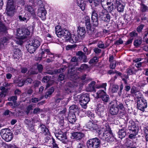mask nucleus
<instances>
[{"label": "nucleus", "mask_w": 148, "mask_h": 148, "mask_svg": "<svg viewBox=\"0 0 148 148\" xmlns=\"http://www.w3.org/2000/svg\"><path fill=\"white\" fill-rule=\"evenodd\" d=\"M128 130L129 131L128 133L130 134L129 136V138L132 139L138 134L139 127L137 126L135 123L132 121H130L128 126Z\"/></svg>", "instance_id": "obj_1"}, {"label": "nucleus", "mask_w": 148, "mask_h": 148, "mask_svg": "<svg viewBox=\"0 0 148 148\" xmlns=\"http://www.w3.org/2000/svg\"><path fill=\"white\" fill-rule=\"evenodd\" d=\"M56 33L58 37L63 38L68 41L71 36V34L69 31L64 29H62L59 25L55 27Z\"/></svg>", "instance_id": "obj_2"}, {"label": "nucleus", "mask_w": 148, "mask_h": 148, "mask_svg": "<svg viewBox=\"0 0 148 148\" xmlns=\"http://www.w3.org/2000/svg\"><path fill=\"white\" fill-rule=\"evenodd\" d=\"M16 5L14 0H8L6 9L7 16H12L16 12Z\"/></svg>", "instance_id": "obj_3"}, {"label": "nucleus", "mask_w": 148, "mask_h": 148, "mask_svg": "<svg viewBox=\"0 0 148 148\" xmlns=\"http://www.w3.org/2000/svg\"><path fill=\"white\" fill-rule=\"evenodd\" d=\"M100 138L103 140L108 142H113L115 139L110 128L108 127L103 133V134L100 135Z\"/></svg>", "instance_id": "obj_4"}, {"label": "nucleus", "mask_w": 148, "mask_h": 148, "mask_svg": "<svg viewBox=\"0 0 148 148\" xmlns=\"http://www.w3.org/2000/svg\"><path fill=\"white\" fill-rule=\"evenodd\" d=\"M0 134L3 139L6 141H10L13 137V134L9 129H4L2 130Z\"/></svg>", "instance_id": "obj_5"}, {"label": "nucleus", "mask_w": 148, "mask_h": 148, "mask_svg": "<svg viewBox=\"0 0 148 148\" xmlns=\"http://www.w3.org/2000/svg\"><path fill=\"white\" fill-rule=\"evenodd\" d=\"M106 104L101 101H99L97 103V110L98 115L101 117H103L104 115V112L106 109Z\"/></svg>", "instance_id": "obj_6"}, {"label": "nucleus", "mask_w": 148, "mask_h": 148, "mask_svg": "<svg viewBox=\"0 0 148 148\" xmlns=\"http://www.w3.org/2000/svg\"><path fill=\"white\" fill-rule=\"evenodd\" d=\"M100 144V140L97 138L90 139L87 141L88 148H97L99 147Z\"/></svg>", "instance_id": "obj_7"}, {"label": "nucleus", "mask_w": 148, "mask_h": 148, "mask_svg": "<svg viewBox=\"0 0 148 148\" xmlns=\"http://www.w3.org/2000/svg\"><path fill=\"white\" fill-rule=\"evenodd\" d=\"M100 10L98 9V8L92 9V11L91 20L92 24L95 27H97L99 25L98 15L97 12L99 13Z\"/></svg>", "instance_id": "obj_8"}, {"label": "nucleus", "mask_w": 148, "mask_h": 148, "mask_svg": "<svg viewBox=\"0 0 148 148\" xmlns=\"http://www.w3.org/2000/svg\"><path fill=\"white\" fill-rule=\"evenodd\" d=\"M89 95L87 93L82 94L79 98V102L82 106L84 108H87V104L90 101Z\"/></svg>", "instance_id": "obj_9"}, {"label": "nucleus", "mask_w": 148, "mask_h": 148, "mask_svg": "<svg viewBox=\"0 0 148 148\" xmlns=\"http://www.w3.org/2000/svg\"><path fill=\"white\" fill-rule=\"evenodd\" d=\"M138 109L141 111L144 112L147 107V102L144 98L138 100L137 102Z\"/></svg>", "instance_id": "obj_10"}, {"label": "nucleus", "mask_w": 148, "mask_h": 148, "mask_svg": "<svg viewBox=\"0 0 148 148\" xmlns=\"http://www.w3.org/2000/svg\"><path fill=\"white\" fill-rule=\"evenodd\" d=\"M99 16L102 21L107 22L110 21V15L104 8L101 11L99 12Z\"/></svg>", "instance_id": "obj_11"}, {"label": "nucleus", "mask_w": 148, "mask_h": 148, "mask_svg": "<svg viewBox=\"0 0 148 148\" xmlns=\"http://www.w3.org/2000/svg\"><path fill=\"white\" fill-rule=\"evenodd\" d=\"M55 134L56 137L58 139L62 141L63 143L65 144L67 143L68 140L65 133L60 131L58 132L55 133Z\"/></svg>", "instance_id": "obj_12"}, {"label": "nucleus", "mask_w": 148, "mask_h": 148, "mask_svg": "<svg viewBox=\"0 0 148 148\" xmlns=\"http://www.w3.org/2000/svg\"><path fill=\"white\" fill-rule=\"evenodd\" d=\"M127 126V123L125 122L124 124L121 125L122 128L120 129L118 132V137L121 139L124 138L126 135V130Z\"/></svg>", "instance_id": "obj_13"}, {"label": "nucleus", "mask_w": 148, "mask_h": 148, "mask_svg": "<svg viewBox=\"0 0 148 148\" xmlns=\"http://www.w3.org/2000/svg\"><path fill=\"white\" fill-rule=\"evenodd\" d=\"M109 111L112 115H115L118 114L119 112V109L117 106V104H112L110 107Z\"/></svg>", "instance_id": "obj_14"}, {"label": "nucleus", "mask_w": 148, "mask_h": 148, "mask_svg": "<svg viewBox=\"0 0 148 148\" xmlns=\"http://www.w3.org/2000/svg\"><path fill=\"white\" fill-rule=\"evenodd\" d=\"M115 5L116 6L117 10L119 12H122L124 11L125 4L122 0H116Z\"/></svg>", "instance_id": "obj_15"}, {"label": "nucleus", "mask_w": 148, "mask_h": 148, "mask_svg": "<svg viewBox=\"0 0 148 148\" xmlns=\"http://www.w3.org/2000/svg\"><path fill=\"white\" fill-rule=\"evenodd\" d=\"M105 0H93L95 7L98 9L101 10L102 8H104L105 5L103 3Z\"/></svg>", "instance_id": "obj_16"}, {"label": "nucleus", "mask_w": 148, "mask_h": 148, "mask_svg": "<svg viewBox=\"0 0 148 148\" xmlns=\"http://www.w3.org/2000/svg\"><path fill=\"white\" fill-rule=\"evenodd\" d=\"M106 3L107 5H109L110 6H108L107 7L108 9L110 12L113 10L115 6V4L116 3V0H107L106 1Z\"/></svg>", "instance_id": "obj_17"}, {"label": "nucleus", "mask_w": 148, "mask_h": 148, "mask_svg": "<svg viewBox=\"0 0 148 148\" xmlns=\"http://www.w3.org/2000/svg\"><path fill=\"white\" fill-rule=\"evenodd\" d=\"M83 39L80 36H79L78 35H75L73 34L71 37L70 36L68 41L70 42L73 43H76L77 42L80 41Z\"/></svg>", "instance_id": "obj_18"}, {"label": "nucleus", "mask_w": 148, "mask_h": 148, "mask_svg": "<svg viewBox=\"0 0 148 148\" xmlns=\"http://www.w3.org/2000/svg\"><path fill=\"white\" fill-rule=\"evenodd\" d=\"M84 135L83 133L80 132H74L72 133L73 139L77 140H80L84 136Z\"/></svg>", "instance_id": "obj_19"}, {"label": "nucleus", "mask_w": 148, "mask_h": 148, "mask_svg": "<svg viewBox=\"0 0 148 148\" xmlns=\"http://www.w3.org/2000/svg\"><path fill=\"white\" fill-rule=\"evenodd\" d=\"M16 35L19 39H23L25 38V32H24V29H17Z\"/></svg>", "instance_id": "obj_20"}, {"label": "nucleus", "mask_w": 148, "mask_h": 148, "mask_svg": "<svg viewBox=\"0 0 148 148\" xmlns=\"http://www.w3.org/2000/svg\"><path fill=\"white\" fill-rule=\"evenodd\" d=\"M29 42L31 43L32 45L34 46L37 48L40 46V39L38 37H37L34 39H30Z\"/></svg>", "instance_id": "obj_21"}, {"label": "nucleus", "mask_w": 148, "mask_h": 148, "mask_svg": "<svg viewBox=\"0 0 148 148\" xmlns=\"http://www.w3.org/2000/svg\"><path fill=\"white\" fill-rule=\"evenodd\" d=\"M46 11L44 8H42L40 10H39L37 13L38 15L43 20L46 19Z\"/></svg>", "instance_id": "obj_22"}, {"label": "nucleus", "mask_w": 148, "mask_h": 148, "mask_svg": "<svg viewBox=\"0 0 148 148\" xmlns=\"http://www.w3.org/2000/svg\"><path fill=\"white\" fill-rule=\"evenodd\" d=\"M86 54L81 51H78L76 54V55L79 56V59L82 60L84 62H86L87 61V56Z\"/></svg>", "instance_id": "obj_23"}, {"label": "nucleus", "mask_w": 148, "mask_h": 148, "mask_svg": "<svg viewBox=\"0 0 148 148\" xmlns=\"http://www.w3.org/2000/svg\"><path fill=\"white\" fill-rule=\"evenodd\" d=\"M42 81V82L47 83L46 85V88H47L50 86L53 83V81L51 80L50 77L48 76L44 77Z\"/></svg>", "instance_id": "obj_24"}, {"label": "nucleus", "mask_w": 148, "mask_h": 148, "mask_svg": "<svg viewBox=\"0 0 148 148\" xmlns=\"http://www.w3.org/2000/svg\"><path fill=\"white\" fill-rule=\"evenodd\" d=\"M77 34L83 39L85 36L86 31L85 28L83 27H78L77 30Z\"/></svg>", "instance_id": "obj_25"}, {"label": "nucleus", "mask_w": 148, "mask_h": 148, "mask_svg": "<svg viewBox=\"0 0 148 148\" xmlns=\"http://www.w3.org/2000/svg\"><path fill=\"white\" fill-rule=\"evenodd\" d=\"M40 128L41 130L40 133L44 135H48L49 134V130L46 127L43 125H40Z\"/></svg>", "instance_id": "obj_26"}, {"label": "nucleus", "mask_w": 148, "mask_h": 148, "mask_svg": "<svg viewBox=\"0 0 148 148\" xmlns=\"http://www.w3.org/2000/svg\"><path fill=\"white\" fill-rule=\"evenodd\" d=\"M138 70L135 69V67L131 66L130 67L126 70L127 74L129 75H131L135 74Z\"/></svg>", "instance_id": "obj_27"}, {"label": "nucleus", "mask_w": 148, "mask_h": 148, "mask_svg": "<svg viewBox=\"0 0 148 148\" xmlns=\"http://www.w3.org/2000/svg\"><path fill=\"white\" fill-rule=\"evenodd\" d=\"M10 38L8 37H3L1 38L0 40V45L3 46L6 45L8 43Z\"/></svg>", "instance_id": "obj_28"}, {"label": "nucleus", "mask_w": 148, "mask_h": 148, "mask_svg": "<svg viewBox=\"0 0 148 148\" xmlns=\"http://www.w3.org/2000/svg\"><path fill=\"white\" fill-rule=\"evenodd\" d=\"M26 48L27 49L28 51L30 53H33L37 49L34 46L31 44V43L29 42V44L26 47Z\"/></svg>", "instance_id": "obj_29"}, {"label": "nucleus", "mask_w": 148, "mask_h": 148, "mask_svg": "<svg viewBox=\"0 0 148 148\" xmlns=\"http://www.w3.org/2000/svg\"><path fill=\"white\" fill-rule=\"evenodd\" d=\"M22 54L20 50L18 49H16L14 51L13 57L14 58L18 60L21 57Z\"/></svg>", "instance_id": "obj_30"}, {"label": "nucleus", "mask_w": 148, "mask_h": 148, "mask_svg": "<svg viewBox=\"0 0 148 148\" xmlns=\"http://www.w3.org/2000/svg\"><path fill=\"white\" fill-rule=\"evenodd\" d=\"M64 99L63 97L60 93L56 94L54 97L55 102L56 103H59L61 100Z\"/></svg>", "instance_id": "obj_31"}, {"label": "nucleus", "mask_w": 148, "mask_h": 148, "mask_svg": "<svg viewBox=\"0 0 148 148\" xmlns=\"http://www.w3.org/2000/svg\"><path fill=\"white\" fill-rule=\"evenodd\" d=\"M78 59L76 57H73L71 60L70 62V65L73 66L78 65Z\"/></svg>", "instance_id": "obj_32"}, {"label": "nucleus", "mask_w": 148, "mask_h": 148, "mask_svg": "<svg viewBox=\"0 0 148 148\" xmlns=\"http://www.w3.org/2000/svg\"><path fill=\"white\" fill-rule=\"evenodd\" d=\"M25 9L26 10L30 12L32 15H34L35 14L34 10L32 7L28 4L26 5L25 6Z\"/></svg>", "instance_id": "obj_33"}, {"label": "nucleus", "mask_w": 148, "mask_h": 148, "mask_svg": "<svg viewBox=\"0 0 148 148\" xmlns=\"http://www.w3.org/2000/svg\"><path fill=\"white\" fill-rule=\"evenodd\" d=\"M77 3L82 10H84L85 4L84 3V0H77Z\"/></svg>", "instance_id": "obj_34"}, {"label": "nucleus", "mask_w": 148, "mask_h": 148, "mask_svg": "<svg viewBox=\"0 0 148 148\" xmlns=\"http://www.w3.org/2000/svg\"><path fill=\"white\" fill-rule=\"evenodd\" d=\"M96 82L95 81H93L91 82L89 84V91L90 92H95L96 91L95 88L96 86L95 87V84Z\"/></svg>", "instance_id": "obj_35"}, {"label": "nucleus", "mask_w": 148, "mask_h": 148, "mask_svg": "<svg viewBox=\"0 0 148 148\" xmlns=\"http://www.w3.org/2000/svg\"><path fill=\"white\" fill-rule=\"evenodd\" d=\"M87 32L88 34L90 36H92L95 32V29L93 27H91V26L86 27Z\"/></svg>", "instance_id": "obj_36"}, {"label": "nucleus", "mask_w": 148, "mask_h": 148, "mask_svg": "<svg viewBox=\"0 0 148 148\" xmlns=\"http://www.w3.org/2000/svg\"><path fill=\"white\" fill-rule=\"evenodd\" d=\"M54 89L53 87L50 88L48 91L46 93L45 97L47 99L51 97L52 93L54 92Z\"/></svg>", "instance_id": "obj_37"}, {"label": "nucleus", "mask_w": 148, "mask_h": 148, "mask_svg": "<svg viewBox=\"0 0 148 148\" xmlns=\"http://www.w3.org/2000/svg\"><path fill=\"white\" fill-rule=\"evenodd\" d=\"M87 127L90 130H96L97 126L96 124H95L91 121L89 122L87 125Z\"/></svg>", "instance_id": "obj_38"}, {"label": "nucleus", "mask_w": 148, "mask_h": 148, "mask_svg": "<svg viewBox=\"0 0 148 148\" xmlns=\"http://www.w3.org/2000/svg\"><path fill=\"white\" fill-rule=\"evenodd\" d=\"M100 98H101L102 100L103 101V102L104 103H106L108 102L110 100L109 96L107 95L106 93Z\"/></svg>", "instance_id": "obj_39"}, {"label": "nucleus", "mask_w": 148, "mask_h": 148, "mask_svg": "<svg viewBox=\"0 0 148 148\" xmlns=\"http://www.w3.org/2000/svg\"><path fill=\"white\" fill-rule=\"evenodd\" d=\"M142 38L140 37L134 40V45L136 47H139L142 43Z\"/></svg>", "instance_id": "obj_40"}, {"label": "nucleus", "mask_w": 148, "mask_h": 148, "mask_svg": "<svg viewBox=\"0 0 148 148\" xmlns=\"http://www.w3.org/2000/svg\"><path fill=\"white\" fill-rule=\"evenodd\" d=\"M76 119L75 114H72L71 115L69 116L68 120L69 122L71 123H73L76 121Z\"/></svg>", "instance_id": "obj_41"}, {"label": "nucleus", "mask_w": 148, "mask_h": 148, "mask_svg": "<svg viewBox=\"0 0 148 148\" xmlns=\"http://www.w3.org/2000/svg\"><path fill=\"white\" fill-rule=\"evenodd\" d=\"M7 29V28L3 22H0V32H5Z\"/></svg>", "instance_id": "obj_42"}, {"label": "nucleus", "mask_w": 148, "mask_h": 148, "mask_svg": "<svg viewBox=\"0 0 148 148\" xmlns=\"http://www.w3.org/2000/svg\"><path fill=\"white\" fill-rule=\"evenodd\" d=\"M75 73V69L73 68H71L70 69H69L68 71V77H71L73 78V76Z\"/></svg>", "instance_id": "obj_43"}, {"label": "nucleus", "mask_w": 148, "mask_h": 148, "mask_svg": "<svg viewBox=\"0 0 148 148\" xmlns=\"http://www.w3.org/2000/svg\"><path fill=\"white\" fill-rule=\"evenodd\" d=\"M84 20L86 28L91 26L90 21L89 17L88 16H86Z\"/></svg>", "instance_id": "obj_44"}, {"label": "nucleus", "mask_w": 148, "mask_h": 148, "mask_svg": "<svg viewBox=\"0 0 148 148\" xmlns=\"http://www.w3.org/2000/svg\"><path fill=\"white\" fill-rule=\"evenodd\" d=\"M86 75H84L82 76L81 77V79L83 81V84H85V83H87L88 81H90L92 80L91 79H88L86 77Z\"/></svg>", "instance_id": "obj_45"}, {"label": "nucleus", "mask_w": 148, "mask_h": 148, "mask_svg": "<svg viewBox=\"0 0 148 148\" xmlns=\"http://www.w3.org/2000/svg\"><path fill=\"white\" fill-rule=\"evenodd\" d=\"M140 5V11L143 12L148 11V7L146 5L143 4H141Z\"/></svg>", "instance_id": "obj_46"}, {"label": "nucleus", "mask_w": 148, "mask_h": 148, "mask_svg": "<svg viewBox=\"0 0 148 148\" xmlns=\"http://www.w3.org/2000/svg\"><path fill=\"white\" fill-rule=\"evenodd\" d=\"M88 68V66L85 64H82L80 67L77 68V69L80 71H82Z\"/></svg>", "instance_id": "obj_47"}, {"label": "nucleus", "mask_w": 148, "mask_h": 148, "mask_svg": "<svg viewBox=\"0 0 148 148\" xmlns=\"http://www.w3.org/2000/svg\"><path fill=\"white\" fill-rule=\"evenodd\" d=\"M67 68V66H64L62 67L59 69H56L55 70V72L57 73H60L64 71Z\"/></svg>", "instance_id": "obj_48"}, {"label": "nucleus", "mask_w": 148, "mask_h": 148, "mask_svg": "<svg viewBox=\"0 0 148 148\" xmlns=\"http://www.w3.org/2000/svg\"><path fill=\"white\" fill-rule=\"evenodd\" d=\"M106 93V92L103 90H99L96 93L97 96L98 98H101Z\"/></svg>", "instance_id": "obj_49"}, {"label": "nucleus", "mask_w": 148, "mask_h": 148, "mask_svg": "<svg viewBox=\"0 0 148 148\" xmlns=\"http://www.w3.org/2000/svg\"><path fill=\"white\" fill-rule=\"evenodd\" d=\"M119 88V86L116 85H113L111 88V92L112 93L116 92Z\"/></svg>", "instance_id": "obj_50"}, {"label": "nucleus", "mask_w": 148, "mask_h": 148, "mask_svg": "<svg viewBox=\"0 0 148 148\" xmlns=\"http://www.w3.org/2000/svg\"><path fill=\"white\" fill-rule=\"evenodd\" d=\"M99 61V58L97 57H94L92 58L91 59L89 62V64H91L92 63H96Z\"/></svg>", "instance_id": "obj_51"}, {"label": "nucleus", "mask_w": 148, "mask_h": 148, "mask_svg": "<svg viewBox=\"0 0 148 148\" xmlns=\"http://www.w3.org/2000/svg\"><path fill=\"white\" fill-rule=\"evenodd\" d=\"M136 97L138 98V100L143 98L142 97L143 95L139 91H137L134 94Z\"/></svg>", "instance_id": "obj_52"}, {"label": "nucleus", "mask_w": 148, "mask_h": 148, "mask_svg": "<svg viewBox=\"0 0 148 148\" xmlns=\"http://www.w3.org/2000/svg\"><path fill=\"white\" fill-rule=\"evenodd\" d=\"M144 131L146 141H148V127H145L144 129Z\"/></svg>", "instance_id": "obj_53"}, {"label": "nucleus", "mask_w": 148, "mask_h": 148, "mask_svg": "<svg viewBox=\"0 0 148 148\" xmlns=\"http://www.w3.org/2000/svg\"><path fill=\"white\" fill-rule=\"evenodd\" d=\"M25 84L27 85L28 84H31L32 81V79L30 78H28L26 79H23Z\"/></svg>", "instance_id": "obj_54"}, {"label": "nucleus", "mask_w": 148, "mask_h": 148, "mask_svg": "<svg viewBox=\"0 0 148 148\" xmlns=\"http://www.w3.org/2000/svg\"><path fill=\"white\" fill-rule=\"evenodd\" d=\"M116 61H114L110 62V68L111 69H114L116 66Z\"/></svg>", "instance_id": "obj_55"}, {"label": "nucleus", "mask_w": 148, "mask_h": 148, "mask_svg": "<svg viewBox=\"0 0 148 148\" xmlns=\"http://www.w3.org/2000/svg\"><path fill=\"white\" fill-rule=\"evenodd\" d=\"M28 122L29 124H28V127L29 130L31 131H32L34 129V127L33 125L31 123V122L30 121H28Z\"/></svg>", "instance_id": "obj_56"}, {"label": "nucleus", "mask_w": 148, "mask_h": 148, "mask_svg": "<svg viewBox=\"0 0 148 148\" xmlns=\"http://www.w3.org/2000/svg\"><path fill=\"white\" fill-rule=\"evenodd\" d=\"M30 27H28L27 28L24 29V32H25V38L27 37V36L30 34V31L29 29Z\"/></svg>", "instance_id": "obj_57"}, {"label": "nucleus", "mask_w": 148, "mask_h": 148, "mask_svg": "<svg viewBox=\"0 0 148 148\" xmlns=\"http://www.w3.org/2000/svg\"><path fill=\"white\" fill-rule=\"evenodd\" d=\"M24 84H25L23 79L20 80L17 82V85L19 87H21Z\"/></svg>", "instance_id": "obj_58"}, {"label": "nucleus", "mask_w": 148, "mask_h": 148, "mask_svg": "<svg viewBox=\"0 0 148 148\" xmlns=\"http://www.w3.org/2000/svg\"><path fill=\"white\" fill-rule=\"evenodd\" d=\"M52 144H53V148H59L58 145L56 143V141L53 138H52Z\"/></svg>", "instance_id": "obj_59"}, {"label": "nucleus", "mask_w": 148, "mask_h": 148, "mask_svg": "<svg viewBox=\"0 0 148 148\" xmlns=\"http://www.w3.org/2000/svg\"><path fill=\"white\" fill-rule=\"evenodd\" d=\"M144 27V25L143 24H141L139 25L137 28V31L139 32L140 33L141 32L142 30L143 29Z\"/></svg>", "instance_id": "obj_60"}, {"label": "nucleus", "mask_w": 148, "mask_h": 148, "mask_svg": "<svg viewBox=\"0 0 148 148\" xmlns=\"http://www.w3.org/2000/svg\"><path fill=\"white\" fill-rule=\"evenodd\" d=\"M17 99V97L16 96H12L9 97L8 100L9 101H13L14 102Z\"/></svg>", "instance_id": "obj_61"}, {"label": "nucleus", "mask_w": 148, "mask_h": 148, "mask_svg": "<svg viewBox=\"0 0 148 148\" xmlns=\"http://www.w3.org/2000/svg\"><path fill=\"white\" fill-rule=\"evenodd\" d=\"M37 69L40 73H41L43 69L42 65L41 64H38L37 65Z\"/></svg>", "instance_id": "obj_62"}, {"label": "nucleus", "mask_w": 148, "mask_h": 148, "mask_svg": "<svg viewBox=\"0 0 148 148\" xmlns=\"http://www.w3.org/2000/svg\"><path fill=\"white\" fill-rule=\"evenodd\" d=\"M41 111V110L39 108H36L34 110L33 113L34 114H38Z\"/></svg>", "instance_id": "obj_63"}, {"label": "nucleus", "mask_w": 148, "mask_h": 148, "mask_svg": "<svg viewBox=\"0 0 148 148\" xmlns=\"http://www.w3.org/2000/svg\"><path fill=\"white\" fill-rule=\"evenodd\" d=\"M123 43V41L121 38H119V40H116L114 43V44L116 45H119L122 44Z\"/></svg>", "instance_id": "obj_64"}]
</instances>
